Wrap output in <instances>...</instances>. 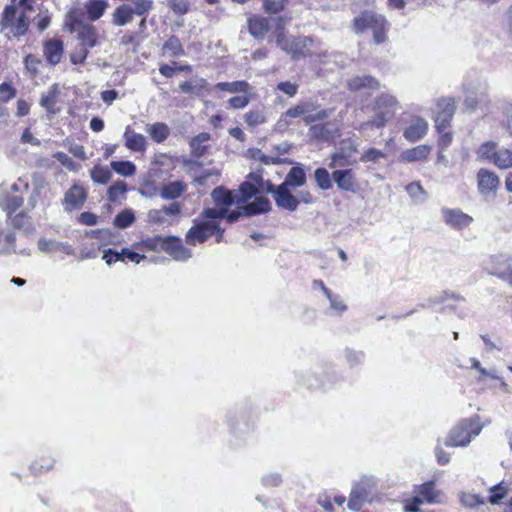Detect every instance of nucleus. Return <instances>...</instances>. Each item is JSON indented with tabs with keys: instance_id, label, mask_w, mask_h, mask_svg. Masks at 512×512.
<instances>
[{
	"instance_id": "nucleus-1",
	"label": "nucleus",
	"mask_w": 512,
	"mask_h": 512,
	"mask_svg": "<svg viewBox=\"0 0 512 512\" xmlns=\"http://www.w3.org/2000/svg\"><path fill=\"white\" fill-rule=\"evenodd\" d=\"M318 108V104L313 101L299 102L280 115L275 124V129L277 131H284L292 125L293 120L297 118H301L306 125L326 119L329 115L328 112L326 110H319Z\"/></svg>"
},
{
	"instance_id": "nucleus-2",
	"label": "nucleus",
	"mask_w": 512,
	"mask_h": 512,
	"mask_svg": "<svg viewBox=\"0 0 512 512\" xmlns=\"http://www.w3.org/2000/svg\"><path fill=\"white\" fill-rule=\"evenodd\" d=\"M413 496L403 500L404 512H421L420 506L424 503L437 504L444 501V493L436 489L434 481H427L413 487Z\"/></svg>"
},
{
	"instance_id": "nucleus-3",
	"label": "nucleus",
	"mask_w": 512,
	"mask_h": 512,
	"mask_svg": "<svg viewBox=\"0 0 512 512\" xmlns=\"http://www.w3.org/2000/svg\"><path fill=\"white\" fill-rule=\"evenodd\" d=\"M31 10L23 8V11L18 13L16 5H7L1 14L0 32L5 33L8 38L25 35L29 28V19L26 14Z\"/></svg>"
},
{
	"instance_id": "nucleus-4",
	"label": "nucleus",
	"mask_w": 512,
	"mask_h": 512,
	"mask_svg": "<svg viewBox=\"0 0 512 512\" xmlns=\"http://www.w3.org/2000/svg\"><path fill=\"white\" fill-rule=\"evenodd\" d=\"M218 220L217 218H206L202 212L200 217L194 220V225L186 233V242L194 246L205 242L213 235H217L216 241L220 242L223 238L224 230L220 228Z\"/></svg>"
},
{
	"instance_id": "nucleus-5",
	"label": "nucleus",
	"mask_w": 512,
	"mask_h": 512,
	"mask_svg": "<svg viewBox=\"0 0 512 512\" xmlns=\"http://www.w3.org/2000/svg\"><path fill=\"white\" fill-rule=\"evenodd\" d=\"M401 108L397 98L389 93H381L375 99L374 103V117L361 125V129L366 126H373L376 128L384 127Z\"/></svg>"
},
{
	"instance_id": "nucleus-6",
	"label": "nucleus",
	"mask_w": 512,
	"mask_h": 512,
	"mask_svg": "<svg viewBox=\"0 0 512 512\" xmlns=\"http://www.w3.org/2000/svg\"><path fill=\"white\" fill-rule=\"evenodd\" d=\"M483 429L479 417L461 420L449 433L445 445L448 447H465L478 436Z\"/></svg>"
},
{
	"instance_id": "nucleus-7",
	"label": "nucleus",
	"mask_w": 512,
	"mask_h": 512,
	"mask_svg": "<svg viewBox=\"0 0 512 512\" xmlns=\"http://www.w3.org/2000/svg\"><path fill=\"white\" fill-rule=\"evenodd\" d=\"M118 6L112 13V22L116 26H125L132 22L133 16L147 17L153 9V0H129Z\"/></svg>"
},
{
	"instance_id": "nucleus-8",
	"label": "nucleus",
	"mask_w": 512,
	"mask_h": 512,
	"mask_svg": "<svg viewBox=\"0 0 512 512\" xmlns=\"http://www.w3.org/2000/svg\"><path fill=\"white\" fill-rule=\"evenodd\" d=\"M366 29L373 31L375 43L381 44L386 40L387 21L382 15L364 12L354 19V30L357 33Z\"/></svg>"
},
{
	"instance_id": "nucleus-9",
	"label": "nucleus",
	"mask_w": 512,
	"mask_h": 512,
	"mask_svg": "<svg viewBox=\"0 0 512 512\" xmlns=\"http://www.w3.org/2000/svg\"><path fill=\"white\" fill-rule=\"evenodd\" d=\"M211 197L216 207L203 210V215L206 218H217L219 220L223 219L225 218L229 207L234 203H237L236 195L234 192L222 186L216 187L212 191Z\"/></svg>"
},
{
	"instance_id": "nucleus-10",
	"label": "nucleus",
	"mask_w": 512,
	"mask_h": 512,
	"mask_svg": "<svg viewBox=\"0 0 512 512\" xmlns=\"http://www.w3.org/2000/svg\"><path fill=\"white\" fill-rule=\"evenodd\" d=\"M488 102L487 85L485 83H470L465 85L464 105L474 111L479 106Z\"/></svg>"
},
{
	"instance_id": "nucleus-11",
	"label": "nucleus",
	"mask_w": 512,
	"mask_h": 512,
	"mask_svg": "<svg viewBox=\"0 0 512 512\" xmlns=\"http://www.w3.org/2000/svg\"><path fill=\"white\" fill-rule=\"evenodd\" d=\"M438 108L435 126L439 133H443L450 126L456 111V104L453 98H443L439 100Z\"/></svg>"
},
{
	"instance_id": "nucleus-12",
	"label": "nucleus",
	"mask_w": 512,
	"mask_h": 512,
	"mask_svg": "<svg viewBox=\"0 0 512 512\" xmlns=\"http://www.w3.org/2000/svg\"><path fill=\"white\" fill-rule=\"evenodd\" d=\"M181 213V205L173 202L170 205H164L160 209H151L147 213V221L155 225L171 224L169 217L177 216Z\"/></svg>"
},
{
	"instance_id": "nucleus-13",
	"label": "nucleus",
	"mask_w": 512,
	"mask_h": 512,
	"mask_svg": "<svg viewBox=\"0 0 512 512\" xmlns=\"http://www.w3.org/2000/svg\"><path fill=\"white\" fill-rule=\"evenodd\" d=\"M441 213L445 224L453 229L462 230L473 222V218L460 209L443 208Z\"/></svg>"
},
{
	"instance_id": "nucleus-14",
	"label": "nucleus",
	"mask_w": 512,
	"mask_h": 512,
	"mask_svg": "<svg viewBox=\"0 0 512 512\" xmlns=\"http://www.w3.org/2000/svg\"><path fill=\"white\" fill-rule=\"evenodd\" d=\"M164 251L175 261L186 262L192 257L191 249L185 247L182 240L176 236H167Z\"/></svg>"
},
{
	"instance_id": "nucleus-15",
	"label": "nucleus",
	"mask_w": 512,
	"mask_h": 512,
	"mask_svg": "<svg viewBox=\"0 0 512 512\" xmlns=\"http://www.w3.org/2000/svg\"><path fill=\"white\" fill-rule=\"evenodd\" d=\"M428 122L419 116H412L409 125L404 129L403 136L409 142H417L428 132Z\"/></svg>"
},
{
	"instance_id": "nucleus-16",
	"label": "nucleus",
	"mask_w": 512,
	"mask_h": 512,
	"mask_svg": "<svg viewBox=\"0 0 512 512\" xmlns=\"http://www.w3.org/2000/svg\"><path fill=\"white\" fill-rule=\"evenodd\" d=\"M478 190L481 195L495 193L500 184L498 176L487 169L481 168L477 173Z\"/></svg>"
},
{
	"instance_id": "nucleus-17",
	"label": "nucleus",
	"mask_w": 512,
	"mask_h": 512,
	"mask_svg": "<svg viewBox=\"0 0 512 512\" xmlns=\"http://www.w3.org/2000/svg\"><path fill=\"white\" fill-rule=\"evenodd\" d=\"M15 234L10 229H4L0 224V254L3 255H11V254H21L25 256H30L29 249H21L17 251L15 249Z\"/></svg>"
},
{
	"instance_id": "nucleus-18",
	"label": "nucleus",
	"mask_w": 512,
	"mask_h": 512,
	"mask_svg": "<svg viewBox=\"0 0 512 512\" xmlns=\"http://www.w3.org/2000/svg\"><path fill=\"white\" fill-rule=\"evenodd\" d=\"M86 198L87 193L85 189L78 184H74L64 195V209L67 211L78 209L84 204Z\"/></svg>"
},
{
	"instance_id": "nucleus-19",
	"label": "nucleus",
	"mask_w": 512,
	"mask_h": 512,
	"mask_svg": "<svg viewBox=\"0 0 512 512\" xmlns=\"http://www.w3.org/2000/svg\"><path fill=\"white\" fill-rule=\"evenodd\" d=\"M510 260L511 258L505 255H490L483 261V268L488 274L501 279Z\"/></svg>"
},
{
	"instance_id": "nucleus-20",
	"label": "nucleus",
	"mask_w": 512,
	"mask_h": 512,
	"mask_svg": "<svg viewBox=\"0 0 512 512\" xmlns=\"http://www.w3.org/2000/svg\"><path fill=\"white\" fill-rule=\"evenodd\" d=\"M278 207L288 211H295L298 207L299 200L290 192V187L283 184L277 186L275 195L273 196Z\"/></svg>"
},
{
	"instance_id": "nucleus-21",
	"label": "nucleus",
	"mask_w": 512,
	"mask_h": 512,
	"mask_svg": "<svg viewBox=\"0 0 512 512\" xmlns=\"http://www.w3.org/2000/svg\"><path fill=\"white\" fill-rule=\"evenodd\" d=\"M271 19L260 15H253L248 18V30L251 36L256 39H263L270 30Z\"/></svg>"
},
{
	"instance_id": "nucleus-22",
	"label": "nucleus",
	"mask_w": 512,
	"mask_h": 512,
	"mask_svg": "<svg viewBox=\"0 0 512 512\" xmlns=\"http://www.w3.org/2000/svg\"><path fill=\"white\" fill-rule=\"evenodd\" d=\"M311 37H298L290 39L285 45L283 51L290 54L293 59L305 57L307 55V47L312 44Z\"/></svg>"
},
{
	"instance_id": "nucleus-23",
	"label": "nucleus",
	"mask_w": 512,
	"mask_h": 512,
	"mask_svg": "<svg viewBox=\"0 0 512 512\" xmlns=\"http://www.w3.org/2000/svg\"><path fill=\"white\" fill-rule=\"evenodd\" d=\"M125 146L133 152H144L147 149V139L144 135L136 133L130 126H127L123 134Z\"/></svg>"
},
{
	"instance_id": "nucleus-24",
	"label": "nucleus",
	"mask_w": 512,
	"mask_h": 512,
	"mask_svg": "<svg viewBox=\"0 0 512 512\" xmlns=\"http://www.w3.org/2000/svg\"><path fill=\"white\" fill-rule=\"evenodd\" d=\"M332 179L338 189L343 191H355V174L352 169H338L333 171Z\"/></svg>"
},
{
	"instance_id": "nucleus-25",
	"label": "nucleus",
	"mask_w": 512,
	"mask_h": 512,
	"mask_svg": "<svg viewBox=\"0 0 512 512\" xmlns=\"http://www.w3.org/2000/svg\"><path fill=\"white\" fill-rule=\"evenodd\" d=\"M432 147L427 144H421L416 147L406 149L401 152L399 160L404 163L420 162L427 159L431 153Z\"/></svg>"
},
{
	"instance_id": "nucleus-26",
	"label": "nucleus",
	"mask_w": 512,
	"mask_h": 512,
	"mask_svg": "<svg viewBox=\"0 0 512 512\" xmlns=\"http://www.w3.org/2000/svg\"><path fill=\"white\" fill-rule=\"evenodd\" d=\"M38 248L41 252L49 253L52 251H61L66 255L74 254L73 247L67 242H57L41 238L38 241Z\"/></svg>"
},
{
	"instance_id": "nucleus-27",
	"label": "nucleus",
	"mask_w": 512,
	"mask_h": 512,
	"mask_svg": "<svg viewBox=\"0 0 512 512\" xmlns=\"http://www.w3.org/2000/svg\"><path fill=\"white\" fill-rule=\"evenodd\" d=\"M78 39L81 47L86 49L93 48L97 44L96 28L89 24H83L78 30Z\"/></svg>"
},
{
	"instance_id": "nucleus-28",
	"label": "nucleus",
	"mask_w": 512,
	"mask_h": 512,
	"mask_svg": "<svg viewBox=\"0 0 512 512\" xmlns=\"http://www.w3.org/2000/svg\"><path fill=\"white\" fill-rule=\"evenodd\" d=\"M44 54L50 64H58L63 54V43L60 40L47 41L44 45Z\"/></svg>"
},
{
	"instance_id": "nucleus-29",
	"label": "nucleus",
	"mask_w": 512,
	"mask_h": 512,
	"mask_svg": "<svg viewBox=\"0 0 512 512\" xmlns=\"http://www.w3.org/2000/svg\"><path fill=\"white\" fill-rule=\"evenodd\" d=\"M207 87L208 82L205 79L198 77L182 82L179 85V89L182 92L195 96H202L204 94V90H206Z\"/></svg>"
},
{
	"instance_id": "nucleus-30",
	"label": "nucleus",
	"mask_w": 512,
	"mask_h": 512,
	"mask_svg": "<svg viewBox=\"0 0 512 512\" xmlns=\"http://www.w3.org/2000/svg\"><path fill=\"white\" fill-rule=\"evenodd\" d=\"M187 186L182 181H173L163 185L160 189V196L165 200H173L185 192Z\"/></svg>"
},
{
	"instance_id": "nucleus-31",
	"label": "nucleus",
	"mask_w": 512,
	"mask_h": 512,
	"mask_svg": "<svg viewBox=\"0 0 512 512\" xmlns=\"http://www.w3.org/2000/svg\"><path fill=\"white\" fill-rule=\"evenodd\" d=\"M377 486V480L371 475H365L355 483L351 489L353 493L367 499L371 491Z\"/></svg>"
},
{
	"instance_id": "nucleus-32",
	"label": "nucleus",
	"mask_w": 512,
	"mask_h": 512,
	"mask_svg": "<svg viewBox=\"0 0 512 512\" xmlns=\"http://www.w3.org/2000/svg\"><path fill=\"white\" fill-rule=\"evenodd\" d=\"M271 208L270 201L264 197H256L252 203L242 206L245 216H253L260 213H265Z\"/></svg>"
},
{
	"instance_id": "nucleus-33",
	"label": "nucleus",
	"mask_w": 512,
	"mask_h": 512,
	"mask_svg": "<svg viewBox=\"0 0 512 512\" xmlns=\"http://www.w3.org/2000/svg\"><path fill=\"white\" fill-rule=\"evenodd\" d=\"M305 183L306 173L304 169L300 166H296L290 169L282 184L290 188H295L303 186Z\"/></svg>"
},
{
	"instance_id": "nucleus-34",
	"label": "nucleus",
	"mask_w": 512,
	"mask_h": 512,
	"mask_svg": "<svg viewBox=\"0 0 512 512\" xmlns=\"http://www.w3.org/2000/svg\"><path fill=\"white\" fill-rule=\"evenodd\" d=\"M23 203V199L17 195H8L5 193L4 186H0V206L9 214L16 211Z\"/></svg>"
},
{
	"instance_id": "nucleus-35",
	"label": "nucleus",
	"mask_w": 512,
	"mask_h": 512,
	"mask_svg": "<svg viewBox=\"0 0 512 512\" xmlns=\"http://www.w3.org/2000/svg\"><path fill=\"white\" fill-rule=\"evenodd\" d=\"M347 86L351 91H359L363 88L377 89L379 83L371 76H356L348 81Z\"/></svg>"
},
{
	"instance_id": "nucleus-36",
	"label": "nucleus",
	"mask_w": 512,
	"mask_h": 512,
	"mask_svg": "<svg viewBox=\"0 0 512 512\" xmlns=\"http://www.w3.org/2000/svg\"><path fill=\"white\" fill-rule=\"evenodd\" d=\"M146 132L150 135L153 141L157 143L164 142L169 134V127L163 122H156L150 125H147Z\"/></svg>"
},
{
	"instance_id": "nucleus-37",
	"label": "nucleus",
	"mask_w": 512,
	"mask_h": 512,
	"mask_svg": "<svg viewBox=\"0 0 512 512\" xmlns=\"http://www.w3.org/2000/svg\"><path fill=\"white\" fill-rule=\"evenodd\" d=\"M210 139V134L206 132L199 133L197 136L192 138L190 141L192 154L196 157H202L207 151Z\"/></svg>"
},
{
	"instance_id": "nucleus-38",
	"label": "nucleus",
	"mask_w": 512,
	"mask_h": 512,
	"mask_svg": "<svg viewBox=\"0 0 512 512\" xmlns=\"http://www.w3.org/2000/svg\"><path fill=\"white\" fill-rule=\"evenodd\" d=\"M107 0H91L86 5L87 16L91 21L98 20L106 11Z\"/></svg>"
},
{
	"instance_id": "nucleus-39",
	"label": "nucleus",
	"mask_w": 512,
	"mask_h": 512,
	"mask_svg": "<svg viewBox=\"0 0 512 512\" xmlns=\"http://www.w3.org/2000/svg\"><path fill=\"white\" fill-rule=\"evenodd\" d=\"M249 155L251 158L258 160L265 165H280L285 163H291V161L280 158L278 156L265 155L260 149H250Z\"/></svg>"
},
{
	"instance_id": "nucleus-40",
	"label": "nucleus",
	"mask_w": 512,
	"mask_h": 512,
	"mask_svg": "<svg viewBox=\"0 0 512 512\" xmlns=\"http://www.w3.org/2000/svg\"><path fill=\"white\" fill-rule=\"evenodd\" d=\"M214 88L229 93H246L250 89V85L246 81L219 82Z\"/></svg>"
},
{
	"instance_id": "nucleus-41",
	"label": "nucleus",
	"mask_w": 512,
	"mask_h": 512,
	"mask_svg": "<svg viewBox=\"0 0 512 512\" xmlns=\"http://www.w3.org/2000/svg\"><path fill=\"white\" fill-rule=\"evenodd\" d=\"M258 191H259V187H258V185L256 186L255 182L254 183H252L250 181L243 182L238 189V194L240 196L238 197L236 195L237 204L246 202L247 200H249L250 198L255 196L258 193Z\"/></svg>"
},
{
	"instance_id": "nucleus-42",
	"label": "nucleus",
	"mask_w": 512,
	"mask_h": 512,
	"mask_svg": "<svg viewBox=\"0 0 512 512\" xmlns=\"http://www.w3.org/2000/svg\"><path fill=\"white\" fill-rule=\"evenodd\" d=\"M496 151L497 143L493 141H487L480 145L476 151V154L478 159L486 160L494 164Z\"/></svg>"
},
{
	"instance_id": "nucleus-43",
	"label": "nucleus",
	"mask_w": 512,
	"mask_h": 512,
	"mask_svg": "<svg viewBox=\"0 0 512 512\" xmlns=\"http://www.w3.org/2000/svg\"><path fill=\"white\" fill-rule=\"evenodd\" d=\"M494 165L500 169L512 167V150L501 148L496 151Z\"/></svg>"
},
{
	"instance_id": "nucleus-44",
	"label": "nucleus",
	"mask_w": 512,
	"mask_h": 512,
	"mask_svg": "<svg viewBox=\"0 0 512 512\" xmlns=\"http://www.w3.org/2000/svg\"><path fill=\"white\" fill-rule=\"evenodd\" d=\"M165 244L166 237L156 235L142 240V242L139 245L147 250L159 252L164 251Z\"/></svg>"
},
{
	"instance_id": "nucleus-45",
	"label": "nucleus",
	"mask_w": 512,
	"mask_h": 512,
	"mask_svg": "<svg viewBox=\"0 0 512 512\" xmlns=\"http://www.w3.org/2000/svg\"><path fill=\"white\" fill-rule=\"evenodd\" d=\"M315 181L321 190L332 188V175L325 168H317L314 172Z\"/></svg>"
},
{
	"instance_id": "nucleus-46",
	"label": "nucleus",
	"mask_w": 512,
	"mask_h": 512,
	"mask_svg": "<svg viewBox=\"0 0 512 512\" xmlns=\"http://www.w3.org/2000/svg\"><path fill=\"white\" fill-rule=\"evenodd\" d=\"M110 165L113 171L125 177L132 176L136 172V166L131 161H112Z\"/></svg>"
},
{
	"instance_id": "nucleus-47",
	"label": "nucleus",
	"mask_w": 512,
	"mask_h": 512,
	"mask_svg": "<svg viewBox=\"0 0 512 512\" xmlns=\"http://www.w3.org/2000/svg\"><path fill=\"white\" fill-rule=\"evenodd\" d=\"M91 178L95 183L106 184L112 177L111 171L104 166L97 165L90 172Z\"/></svg>"
},
{
	"instance_id": "nucleus-48",
	"label": "nucleus",
	"mask_w": 512,
	"mask_h": 512,
	"mask_svg": "<svg viewBox=\"0 0 512 512\" xmlns=\"http://www.w3.org/2000/svg\"><path fill=\"white\" fill-rule=\"evenodd\" d=\"M219 176L220 172L217 169L205 170L194 178V183L199 186H204L210 181V179H212L211 183L215 184L218 181Z\"/></svg>"
},
{
	"instance_id": "nucleus-49",
	"label": "nucleus",
	"mask_w": 512,
	"mask_h": 512,
	"mask_svg": "<svg viewBox=\"0 0 512 512\" xmlns=\"http://www.w3.org/2000/svg\"><path fill=\"white\" fill-rule=\"evenodd\" d=\"M471 368L476 369L479 372V376L477 377L478 381H483L484 378L489 377L492 379H499V376L496 373V370L490 369L487 370L486 368L482 367L480 361L476 358H471Z\"/></svg>"
},
{
	"instance_id": "nucleus-50",
	"label": "nucleus",
	"mask_w": 512,
	"mask_h": 512,
	"mask_svg": "<svg viewBox=\"0 0 512 512\" xmlns=\"http://www.w3.org/2000/svg\"><path fill=\"white\" fill-rule=\"evenodd\" d=\"M126 191L127 184L122 180H118L109 187L107 191L108 199L112 202H115L119 199L120 196L124 195Z\"/></svg>"
},
{
	"instance_id": "nucleus-51",
	"label": "nucleus",
	"mask_w": 512,
	"mask_h": 512,
	"mask_svg": "<svg viewBox=\"0 0 512 512\" xmlns=\"http://www.w3.org/2000/svg\"><path fill=\"white\" fill-rule=\"evenodd\" d=\"M134 221V213L131 210H123L115 217L114 225L118 228H127Z\"/></svg>"
},
{
	"instance_id": "nucleus-52",
	"label": "nucleus",
	"mask_w": 512,
	"mask_h": 512,
	"mask_svg": "<svg viewBox=\"0 0 512 512\" xmlns=\"http://www.w3.org/2000/svg\"><path fill=\"white\" fill-rule=\"evenodd\" d=\"M330 303V309L341 315L347 310V305L343 302L340 295L334 294L332 291L326 295Z\"/></svg>"
},
{
	"instance_id": "nucleus-53",
	"label": "nucleus",
	"mask_w": 512,
	"mask_h": 512,
	"mask_svg": "<svg viewBox=\"0 0 512 512\" xmlns=\"http://www.w3.org/2000/svg\"><path fill=\"white\" fill-rule=\"evenodd\" d=\"M460 501L463 506L468 508H474L485 503L481 496L472 493H462L460 496Z\"/></svg>"
},
{
	"instance_id": "nucleus-54",
	"label": "nucleus",
	"mask_w": 512,
	"mask_h": 512,
	"mask_svg": "<svg viewBox=\"0 0 512 512\" xmlns=\"http://www.w3.org/2000/svg\"><path fill=\"white\" fill-rule=\"evenodd\" d=\"M288 0H263V9L266 13L276 14L282 11Z\"/></svg>"
},
{
	"instance_id": "nucleus-55",
	"label": "nucleus",
	"mask_w": 512,
	"mask_h": 512,
	"mask_svg": "<svg viewBox=\"0 0 512 512\" xmlns=\"http://www.w3.org/2000/svg\"><path fill=\"white\" fill-rule=\"evenodd\" d=\"M289 40L290 39H288L286 37L283 19L278 18L276 30H275V42H276L277 46H279L283 50L285 45H287V42H289Z\"/></svg>"
},
{
	"instance_id": "nucleus-56",
	"label": "nucleus",
	"mask_w": 512,
	"mask_h": 512,
	"mask_svg": "<svg viewBox=\"0 0 512 512\" xmlns=\"http://www.w3.org/2000/svg\"><path fill=\"white\" fill-rule=\"evenodd\" d=\"M507 488L502 483L494 485L490 488L489 502L498 504L505 496Z\"/></svg>"
},
{
	"instance_id": "nucleus-57",
	"label": "nucleus",
	"mask_w": 512,
	"mask_h": 512,
	"mask_svg": "<svg viewBox=\"0 0 512 512\" xmlns=\"http://www.w3.org/2000/svg\"><path fill=\"white\" fill-rule=\"evenodd\" d=\"M164 49L170 51L174 56H180L184 54V50L180 40L176 37H170L164 44Z\"/></svg>"
},
{
	"instance_id": "nucleus-58",
	"label": "nucleus",
	"mask_w": 512,
	"mask_h": 512,
	"mask_svg": "<svg viewBox=\"0 0 512 512\" xmlns=\"http://www.w3.org/2000/svg\"><path fill=\"white\" fill-rule=\"evenodd\" d=\"M249 176L251 180L258 185L259 190H265L268 193H272L273 196L275 195L277 186L273 185L269 180H263V178L258 174H250Z\"/></svg>"
},
{
	"instance_id": "nucleus-59",
	"label": "nucleus",
	"mask_w": 512,
	"mask_h": 512,
	"mask_svg": "<svg viewBox=\"0 0 512 512\" xmlns=\"http://www.w3.org/2000/svg\"><path fill=\"white\" fill-rule=\"evenodd\" d=\"M53 157L70 171H77L79 168V164L64 152H56Z\"/></svg>"
},
{
	"instance_id": "nucleus-60",
	"label": "nucleus",
	"mask_w": 512,
	"mask_h": 512,
	"mask_svg": "<svg viewBox=\"0 0 512 512\" xmlns=\"http://www.w3.org/2000/svg\"><path fill=\"white\" fill-rule=\"evenodd\" d=\"M245 122L255 127L265 122V116L261 111H249L244 115Z\"/></svg>"
},
{
	"instance_id": "nucleus-61",
	"label": "nucleus",
	"mask_w": 512,
	"mask_h": 512,
	"mask_svg": "<svg viewBox=\"0 0 512 512\" xmlns=\"http://www.w3.org/2000/svg\"><path fill=\"white\" fill-rule=\"evenodd\" d=\"M56 91L55 89L48 92L47 95L41 98L40 104L44 107L49 113H55L54 106L56 104Z\"/></svg>"
},
{
	"instance_id": "nucleus-62",
	"label": "nucleus",
	"mask_w": 512,
	"mask_h": 512,
	"mask_svg": "<svg viewBox=\"0 0 512 512\" xmlns=\"http://www.w3.org/2000/svg\"><path fill=\"white\" fill-rule=\"evenodd\" d=\"M16 96V89L9 83L0 84V101L8 102Z\"/></svg>"
},
{
	"instance_id": "nucleus-63",
	"label": "nucleus",
	"mask_w": 512,
	"mask_h": 512,
	"mask_svg": "<svg viewBox=\"0 0 512 512\" xmlns=\"http://www.w3.org/2000/svg\"><path fill=\"white\" fill-rule=\"evenodd\" d=\"M384 157H385V153L382 152L381 150H378L375 148H369L362 154L360 160L365 163L366 162H376L380 158H384Z\"/></svg>"
},
{
	"instance_id": "nucleus-64",
	"label": "nucleus",
	"mask_w": 512,
	"mask_h": 512,
	"mask_svg": "<svg viewBox=\"0 0 512 512\" xmlns=\"http://www.w3.org/2000/svg\"><path fill=\"white\" fill-rule=\"evenodd\" d=\"M277 89L289 97H294L298 92V85L290 81L279 82Z\"/></svg>"
}]
</instances>
